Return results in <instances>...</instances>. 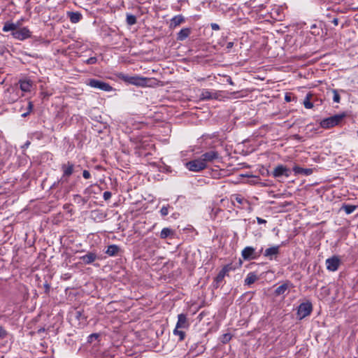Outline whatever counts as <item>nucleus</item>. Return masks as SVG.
<instances>
[{"mask_svg": "<svg viewBox=\"0 0 358 358\" xmlns=\"http://www.w3.org/2000/svg\"><path fill=\"white\" fill-rule=\"evenodd\" d=\"M184 22H185V18L182 15H176L171 20L170 27L171 28H175V27L179 26L180 24H182Z\"/></svg>", "mask_w": 358, "mask_h": 358, "instance_id": "19", "label": "nucleus"}, {"mask_svg": "<svg viewBox=\"0 0 358 358\" xmlns=\"http://www.w3.org/2000/svg\"><path fill=\"white\" fill-rule=\"evenodd\" d=\"M75 169V165L73 162L68 161L61 165V171H62V176L57 182L53 184V187L62 186L64 184L69 182V177L73 173Z\"/></svg>", "mask_w": 358, "mask_h": 358, "instance_id": "1", "label": "nucleus"}, {"mask_svg": "<svg viewBox=\"0 0 358 358\" xmlns=\"http://www.w3.org/2000/svg\"><path fill=\"white\" fill-rule=\"evenodd\" d=\"M231 339V335L229 333H227V334H224L221 338H220V341L223 343V344H226L227 343H229L230 341V340Z\"/></svg>", "mask_w": 358, "mask_h": 358, "instance_id": "32", "label": "nucleus"}, {"mask_svg": "<svg viewBox=\"0 0 358 358\" xmlns=\"http://www.w3.org/2000/svg\"><path fill=\"white\" fill-rule=\"evenodd\" d=\"M295 138L300 140L301 138L299 136V135H296Z\"/></svg>", "mask_w": 358, "mask_h": 358, "instance_id": "52", "label": "nucleus"}, {"mask_svg": "<svg viewBox=\"0 0 358 358\" xmlns=\"http://www.w3.org/2000/svg\"><path fill=\"white\" fill-rule=\"evenodd\" d=\"M22 20H23L22 19L20 21H18L17 23L6 22L4 23L3 29H2L3 31H4V32H7L9 31H12V32L15 31L17 28L21 25Z\"/></svg>", "mask_w": 358, "mask_h": 358, "instance_id": "15", "label": "nucleus"}, {"mask_svg": "<svg viewBox=\"0 0 358 358\" xmlns=\"http://www.w3.org/2000/svg\"><path fill=\"white\" fill-rule=\"evenodd\" d=\"M86 84L92 88L98 89L104 92H110L113 90L112 86L108 83L97 79H88L86 81Z\"/></svg>", "mask_w": 358, "mask_h": 358, "instance_id": "4", "label": "nucleus"}, {"mask_svg": "<svg viewBox=\"0 0 358 358\" xmlns=\"http://www.w3.org/2000/svg\"><path fill=\"white\" fill-rule=\"evenodd\" d=\"M127 23L129 25H134L136 23V17L135 15L131 14L127 15Z\"/></svg>", "mask_w": 358, "mask_h": 358, "instance_id": "29", "label": "nucleus"}, {"mask_svg": "<svg viewBox=\"0 0 358 358\" xmlns=\"http://www.w3.org/2000/svg\"><path fill=\"white\" fill-rule=\"evenodd\" d=\"M174 234H175V231L173 229L166 227V228L162 229V230L161 231L160 238L162 239H165L168 237L173 238Z\"/></svg>", "mask_w": 358, "mask_h": 358, "instance_id": "22", "label": "nucleus"}, {"mask_svg": "<svg viewBox=\"0 0 358 358\" xmlns=\"http://www.w3.org/2000/svg\"><path fill=\"white\" fill-rule=\"evenodd\" d=\"M210 27L213 30L217 31L220 30V26L216 23H211Z\"/></svg>", "mask_w": 358, "mask_h": 358, "instance_id": "44", "label": "nucleus"}, {"mask_svg": "<svg viewBox=\"0 0 358 358\" xmlns=\"http://www.w3.org/2000/svg\"><path fill=\"white\" fill-rule=\"evenodd\" d=\"M11 35L15 39L24 41L31 38V32L27 27H24L19 29H17L15 31L11 33Z\"/></svg>", "mask_w": 358, "mask_h": 358, "instance_id": "8", "label": "nucleus"}, {"mask_svg": "<svg viewBox=\"0 0 358 358\" xmlns=\"http://www.w3.org/2000/svg\"><path fill=\"white\" fill-rule=\"evenodd\" d=\"M332 23L335 26H337L338 24V18H334L333 20H332Z\"/></svg>", "mask_w": 358, "mask_h": 358, "instance_id": "49", "label": "nucleus"}, {"mask_svg": "<svg viewBox=\"0 0 358 358\" xmlns=\"http://www.w3.org/2000/svg\"><path fill=\"white\" fill-rule=\"evenodd\" d=\"M118 78L124 82L139 87L146 86L148 83V79L143 77L129 76L124 73H120Z\"/></svg>", "mask_w": 358, "mask_h": 358, "instance_id": "3", "label": "nucleus"}, {"mask_svg": "<svg viewBox=\"0 0 358 358\" xmlns=\"http://www.w3.org/2000/svg\"><path fill=\"white\" fill-rule=\"evenodd\" d=\"M189 324L188 322L186 315L185 314H179L178 315V322L176 324V329H187L188 328Z\"/></svg>", "mask_w": 358, "mask_h": 358, "instance_id": "14", "label": "nucleus"}, {"mask_svg": "<svg viewBox=\"0 0 358 358\" xmlns=\"http://www.w3.org/2000/svg\"><path fill=\"white\" fill-rule=\"evenodd\" d=\"M341 209L343 210L346 214L349 215L353 213L357 209V206L343 204Z\"/></svg>", "mask_w": 358, "mask_h": 358, "instance_id": "28", "label": "nucleus"}, {"mask_svg": "<svg viewBox=\"0 0 358 358\" xmlns=\"http://www.w3.org/2000/svg\"><path fill=\"white\" fill-rule=\"evenodd\" d=\"M80 260H81L85 264H91L97 259L99 257L96 252H88L87 254L79 257Z\"/></svg>", "mask_w": 358, "mask_h": 358, "instance_id": "12", "label": "nucleus"}, {"mask_svg": "<svg viewBox=\"0 0 358 358\" xmlns=\"http://www.w3.org/2000/svg\"><path fill=\"white\" fill-rule=\"evenodd\" d=\"M43 287L45 288V293L46 294H49L50 290V285L48 282H45L43 285Z\"/></svg>", "mask_w": 358, "mask_h": 358, "instance_id": "41", "label": "nucleus"}, {"mask_svg": "<svg viewBox=\"0 0 358 358\" xmlns=\"http://www.w3.org/2000/svg\"><path fill=\"white\" fill-rule=\"evenodd\" d=\"M234 198L236 201L240 204H243L244 199L239 194H234L231 196V199Z\"/></svg>", "mask_w": 358, "mask_h": 358, "instance_id": "35", "label": "nucleus"}, {"mask_svg": "<svg viewBox=\"0 0 358 358\" xmlns=\"http://www.w3.org/2000/svg\"><path fill=\"white\" fill-rule=\"evenodd\" d=\"M7 335V331L4 329L3 327H0V338H5Z\"/></svg>", "mask_w": 358, "mask_h": 358, "instance_id": "42", "label": "nucleus"}, {"mask_svg": "<svg viewBox=\"0 0 358 358\" xmlns=\"http://www.w3.org/2000/svg\"><path fill=\"white\" fill-rule=\"evenodd\" d=\"M92 215H95L96 217L95 218H99L100 220L103 219L105 215H103V213H100L99 210H94V211H92Z\"/></svg>", "mask_w": 358, "mask_h": 358, "instance_id": "38", "label": "nucleus"}, {"mask_svg": "<svg viewBox=\"0 0 358 358\" xmlns=\"http://www.w3.org/2000/svg\"><path fill=\"white\" fill-rule=\"evenodd\" d=\"M185 166L187 169L194 172H199L206 168V165L203 164L200 157L187 162Z\"/></svg>", "mask_w": 358, "mask_h": 358, "instance_id": "6", "label": "nucleus"}, {"mask_svg": "<svg viewBox=\"0 0 358 358\" xmlns=\"http://www.w3.org/2000/svg\"><path fill=\"white\" fill-rule=\"evenodd\" d=\"M289 285L287 283H284L280 286H278L275 290V294L276 296H280L284 294L285 292L288 289Z\"/></svg>", "mask_w": 358, "mask_h": 358, "instance_id": "27", "label": "nucleus"}, {"mask_svg": "<svg viewBox=\"0 0 358 358\" xmlns=\"http://www.w3.org/2000/svg\"><path fill=\"white\" fill-rule=\"evenodd\" d=\"M226 78H227V82L229 85H234V83L233 82V80H231L230 76H226Z\"/></svg>", "mask_w": 358, "mask_h": 358, "instance_id": "47", "label": "nucleus"}, {"mask_svg": "<svg viewBox=\"0 0 358 358\" xmlns=\"http://www.w3.org/2000/svg\"><path fill=\"white\" fill-rule=\"evenodd\" d=\"M340 264L341 260L337 256H333L326 260L327 269L330 271H337Z\"/></svg>", "mask_w": 358, "mask_h": 358, "instance_id": "11", "label": "nucleus"}, {"mask_svg": "<svg viewBox=\"0 0 358 358\" xmlns=\"http://www.w3.org/2000/svg\"><path fill=\"white\" fill-rule=\"evenodd\" d=\"M346 116L345 113L337 114L322 120L320 126L324 129H329L338 125Z\"/></svg>", "mask_w": 358, "mask_h": 358, "instance_id": "2", "label": "nucleus"}, {"mask_svg": "<svg viewBox=\"0 0 358 358\" xmlns=\"http://www.w3.org/2000/svg\"><path fill=\"white\" fill-rule=\"evenodd\" d=\"M272 175L274 178H280L282 176L288 178L291 175V171L285 166L279 164L274 169Z\"/></svg>", "mask_w": 358, "mask_h": 358, "instance_id": "10", "label": "nucleus"}, {"mask_svg": "<svg viewBox=\"0 0 358 358\" xmlns=\"http://www.w3.org/2000/svg\"><path fill=\"white\" fill-rule=\"evenodd\" d=\"M333 93V100L336 103H339L341 100V96L337 91V90H332Z\"/></svg>", "mask_w": 358, "mask_h": 358, "instance_id": "34", "label": "nucleus"}, {"mask_svg": "<svg viewBox=\"0 0 358 358\" xmlns=\"http://www.w3.org/2000/svg\"><path fill=\"white\" fill-rule=\"evenodd\" d=\"M190 33H191L190 28L182 29L177 34V40L178 41L185 40L189 36Z\"/></svg>", "mask_w": 358, "mask_h": 358, "instance_id": "20", "label": "nucleus"}, {"mask_svg": "<svg viewBox=\"0 0 358 358\" xmlns=\"http://www.w3.org/2000/svg\"><path fill=\"white\" fill-rule=\"evenodd\" d=\"M19 84L20 90L24 92H30L33 85L32 81L28 79L20 80Z\"/></svg>", "mask_w": 358, "mask_h": 358, "instance_id": "16", "label": "nucleus"}, {"mask_svg": "<svg viewBox=\"0 0 358 358\" xmlns=\"http://www.w3.org/2000/svg\"><path fill=\"white\" fill-rule=\"evenodd\" d=\"M215 92H211L208 90H203L201 94H200V99L202 100H210L213 99H217Z\"/></svg>", "mask_w": 358, "mask_h": 358, "instance_id": "18", "label": "nucleus"}, {"mask_svg": "<svg viewBox=\"0 0 358 358\" xmlns=\"http://www.w3.org/2000/svg\"><path fill=\"white\" fill-rule=\"evenodd\" d=\"M73 200L75 203L84 206L88 201V198L83 197L80 194H74L73 196Z\"/></svg>", "mask_w": 358, "mask_h": 358, "instance_id": "26", "label": "nucleus"}, {"mask_svg": "<svg viewBox=\"0 0 358 358\" xmlns=\"http://www.w3.org/2000/svg\"><path fill=\"white\" fill-rule=\"evenodd\" d=\"M285 100H286L287 101H290V98H289L288 96H285Z\"/></svg>", "mask_w": 358, "mask_h": 358, "instance_id": "51", "label": "nucleus"}, {"mask_svg": "<svg viewBox=\"0 0 358 358\" xmlns=\"http://www.w3.org/2000/svg\"><path fill=\"white\" fill-rule=\"evenodd\" d=\"M119 251V246H117V245H110L108 247L106 253L110 257H113L115 256Z\"/></svg>", "mask_w": 358, "mask_h": 358, "instance_id": "23", "label": "nucleus"}, {"mask_svg": "<svg viewBox=\"0 0 358 358\" xmlns=\"http://www.w3.org/2000/svg\"><path fill=\"white\" fill-rule=\"evenodd\" d=\"M226 274L227 273H225L222 270L219 272V273L217 274V275L215 277V278L214 280L213 286L215 288H217L220 286V282H222Z\"/></svg>", "mask_w": 358, "mask_h": 358, "instance_id": "24", "label": "nucleus"}, {"mask_svg": "<svg viewBox=\"0 0 358 358\" xmlns=\"http://www.w3.org/2000/svg\"><path fill=\"white\" fill-rule=\"evenodd\" d=\"M357 135H358V131H357Z\"/></svg>", "mask_w": 358, "mask_h": 358, "instance_id": "55", "label": "nucleus"}, {"mask_svg": "<svg viewBox=\"0 0 358 358\" xmlns=\"http://www.w3.org/2000/svg\"><path fill=\"white\" fill-rule=\"evenodd\" d=\"M96 62L97 59L95 57H91L85 61L87 64H96Z\"/></svg>", "mask_w": 358, "mask_h": 358, "instance_id": "39", "label": "nucleus"}, {"mask_svg": "<svg viewBox=\"0 0 358 358\" xmlns=\"http://www.w3.org/2000/svg\"><path fill=\"white\" fill-rule=\"evenodd\" d=\"M234 269V268L233 267L232 264H227L225 265L222 271H224L225 273H227L229 271H231Z\"/></svg>", "mask_w": 358, "mask_h": 358, "instance_id": "37", "label": "nucleus"}, {"mask_svg": "<svg viewBox=\"0 0 358 358\" xmlns=\"http://www.w3.org/2000/svg\"><path fill=\"white\" fill-rule=\"evenodd\" d=\"M170 208V206L168 205V206H164L161 210H160V213H161V215L162 216H166L169 214V208Z\"/></svg>", "mask_w": 358, "mask_h": 358, "instance_id": "36", "label": "nucleus"}, {"mask_svg": "<svg viewBox=\"0 0 358 358\" xmlns=\"http://www.w3.org/2000/svg\"><path fill=\"white\" fill-rule=\"evenodd\" d=\"M257 222L259 224L266 223V220H265L261 217H257Z\"/></svg>", "mask_w": 358, "mask_h": 358, "instance_id": "45", "label": "nucleus"}, {"mask_svg": "<svg viewBox=\"0 0 358 358\" xmlns=\"http://www.w3.org/2000/svg\"><path fill=\"white\" fill-rule=\"evenodd\" d=\"M262 251H263V248H262L259 251H257V252H260V255H261Z\"/></svg>", "mask_w": 358, "mask_h": 358, "instance_id": "53", "label": "nucleus"}, {"mask_svg": "<svg viewBox=\"0 0 358 358\" xmlns=\"http://www.w3.org/2000/svg\"><path fill=\"white\" fill-rule=\"evenodd\" d=\"M4 53V51L3 50H0V55H3Z\"/></svg>", "mask_w": 358, "mask_h": 358, "instance_id": "54", "label": "nucleus"}, {"mask_svg": "<svg viewBox=\"0 0 358 358\" xmlns=\"http://www.w3.org/2000/svg\"><path fill=\"white\" fill-rule=\"evenodd\" d=\"M200 158L201 159L203 164L207 166L208 163L213 162L216 159H220L221 157L218 152L215 150H210L202 154Z\"/></svg>", "mask_w": 358, "mask_h": 358, "instance_id": "9", "label": "nucleus"}, {"mask_svg": "<svg viewBox=\"0 0 358 358\" xmlns=\"http://www.w3.org/2000/svg\"><path fill=\"white\" fill-rule=\"evenodd\" d=\"M280 253V246L275 245L265 250L264 256L268 257L270 260L275 258Z\"/></svg>", "mask_w": 358, "mask_h": 358, "instance_id": "13", "label": "nucleus"}, {"mask_svg": "<svg viewBox=\"0 0 358 358\" xmlns=\"http://www.w3.org/2000/svg\"><path fill=\"white\" fill-rule=\"evenodd\" d=\"M234 46V43L233 42H228L227 43V46H226V48L227 49V50L229 51L231 48H232Z\"/></svg>", "mask_w": 358, "mask_h": 358, "instance_id": "46", "label": "nucleus"}, {"mask_svg": "<svg viewBox=\"0 0 358 358\" xmlns=\"http://www.w3.org/2000/svg\"><path fill=\"white\" fill-rule=\"evenodd\" d=\"M173 334L176 336H178L179 341H180L184 340L185 337V333L183 331L179 330V329H176V327L173 330Z\"/></svg>", "mask_w": 358, "mask_h": 358, "instance_id": "31", "label": "nucleus"}, {"mask_svg": "<svg viewBox=\"0 0 358 358\" xmlns=\"http://www.w3.org/2000/svg\"><path fill=\"white\" fill-rule=\"evenodd\" d=\"M241 256L244 260L257 259L260 257V252H257L255 248L247 246L241 251Z\"/></svg>", "mask_w": 358, "mask_h": 358, "instance_id": "7", "label": "nucleus"}, {"mask_svg": "<svg viewBox=\"0 0 358 358\" xmlns=\"http://www.w3.org/2000/svg\"><path fill=\"white\" fill-rule=\"evenodd\" d=\"M98 337H99V334H91V335L90 336V338L91 340H92L93 338H94V339H97V338H98Z\"/></svg>", "mask_w": 358, "mask_h": 358, "instance_id": "48", "label": "nucleus"}, {"mask_svg": "<svg viewBox=\"0 0 358 358\" xmlns=\"http://www.w3.org/2000/svg\"><path fill=\"white\" fill-rule=\"evenodd\" d=\"M309 94H307L306 99L303 101V105L306 108L310 109L313 107V103L310 101Z\"/></svg>", "mask_w": 358, "mask_h": 358, "instance_id": "33", "label": "nucleus"}, {"mask_svg": "<svg viewBox=\"0 0 358 358\" xmlns=\"http://www.w3.org/2000/svg\"><path fill=\"white\" fill-rule=\"evenodd\" d=\"M257 279V275L255 273L250 272L248 274L246 278L245 279V285H250L253 284Z\"/></svg>", "mask_w": 358, "mask_h": 358, "instance_id": "25", "label": "nucleus"}, {"mask_svg": "<svg viewBox=\"0 0 358 358\" xmlns=\"http://www.w3.org/2000/svg\"><path fill=\"white\" fill-rule=\"evenodd\" d=\"M293 171L296 175L301 174L304 176H310L313 173V170L312 169H304L299 166H295L293 167Z\"/></svg>", "mask_w": 358, "mask_h": 358, "instance_id": "17", "label": "nucleus"}, {"mask_svg": "<svg viewBox=\"0 0 358 358\" xmlns=\"http://www.w3.org/2000/svg\"><path fill=\"white\" fill-rule=\"evenodd\" d=\"M33 108H34L33 103L31 101H29L27 103V111L22 114V117H27L30 114V113L32 111Z\"/></svg>", "mask_w": 358, "mask_h": 358, "instance_id": "30", "label": "nucleus"}, {"mask_svg": "<svg viewBox=\"0 0 358 358\" xmlns=\"http://www.w3.org/2000/svg\"><path fill=\"white\" fill-rule=\"evenodd\" d=\"M83 177L85 179H90L91 178V174L87 170H84L83 171Z\"/></svg>", "mask_w": 358, "mask_h": 358, "instance_id": "43", "label": "nucleus"}, {"mask_svg": "<svg viewBox=\"0 0 358 358\" xmlns=\"http://www.w3.org/2000/svg\"><path fill=\"white\" fill-rule=\"evenodd\" d=\"M313 310V305L311 302L306 301L301 303L297 308V318L302 320L310 315Z\"/></svg>", "mask_w": 358, "mask_h": 358, "instance_id": "5", "label": "nucleus"}, {"mask_svg": "<svg viewBox=\"0 0 358 358\" xmlns=\"http://www.w3.org/2000/svg\"><path fill=\"white\" fill-rule=\"evenodd\" d=\"M67 16L72 23H78L82 19V15L79 12H68Z\"/></svg>", "mask_w": 358, "mask_h": 358, "instance_id": "21", "label": "nucleus"}, {"mask_svg": "<svg viewBox=\"0 0 358 358\" xmlns=\"http://www.w3.org/2000/svg\"><path fill=\"white\" fill-rule=\"evenodd\" d=\"M112 194L110 192L106 191L103 192V197L105 201H107L111 198Z\"/></svg>", "mask_w": 358, "mask_h": 358, "instance_id": "40", "label": "nucleus"}, {"mask_svg": "<svg viewBox=\"0 0 358 358\" xmlns=\"http://www.w3.org/2000/svg\"><path fill=\"white\" fill-rule=\"evenodd\" d=\"M69 206H70V204H65V205L64 206V209H69Z\"/></svg>", "mask_w": 358, "mask_h": 358, "instance_id": "50", "label": "nucleus"}]
</instances>
